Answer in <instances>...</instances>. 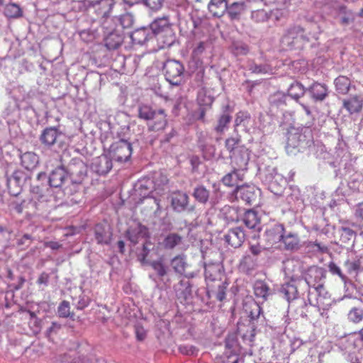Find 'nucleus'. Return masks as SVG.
Wrapping results in <instances>:
<instances>
[{
    "instance_id": "22",
    "label": "nucleus",
    "mask_w": 363,
    "mask_h": 363,
    "mask_svg": "<svg viewBox=\"0 0 363 363\" xmlns=\"http://www.w3.org/2000/svg\"><path fill=\"white\" fill-rule=\"evenodd\" d=\"M21 164L28 171L35 169L39 164V157L33 152H26L20 157Z\"/></svg>"
},
{
    "instance_id": "4",
    "label": "nucleus",
    "mask_w": 363,
    "mask_h": 363,
    "mask_svg": "<svg viewBox=\"0 0 363 363\" xmlns=\"http://www.w3.org/2000/svg\"><path fill=\"white\" fill-rule=\"evenodd\" d=\"M304 39V29L299 26H293L284 31L281 43L286 48L293 49L299 47Z\"/></svg>"
},
{
    "instance_id": "42",
    "label": "nucleus",
    "mask_w": 363,
    "mask_h": 363,
    "mask_svg": "<svg viewBox=\"0 0 363 363\" xmlns=\"http://www.w3.org/2000/svg\"><path fill=\"white\" fill-rule=\"evenodd\" d=\"M155 110H153L152 107L143 105L139 108L138 116L140 118L145 121H150L154 116Z\"/></svg>"
},
{
    "instance_id": "60",
    "label": "nucleus",
    "mask_w": 363,
    "mask_h": 363,
    "mask_svg": "<svg viewBox=\"0 0 363 363\" xmlns=\"http://www.w3.org/2000/svg\"><path fill=\"white\" fill-rule=\"evenodd\" d=\"M354 216L356 218L363 220V201L355 206Z\"/></svg>"
},
{
    "instance_id": "38",
    "label": "nucleus",
    "mask_w": 363,
    "mask_h": 363,
    "mask_svg": "<svg viewBox=\"0 0 363 363\" xmlns=\"http://www.w3.org/2000/svg\"><path fill=\"white\" fill-rule=\"evenodd\" d=\"M362 257L360 256H357L352 260L348 259L345 261V266L346 267L349 274L357 273L360 270L362 266Z\"/></svg>"
},
{
    "instance_id": "58",
    "label": "nucleus",
    "mask_w": 363,
    "mask_h": 363,
    "mask_svg": "<svg viewBox=\"0 0 363 363\" xmlns=\"http://www.w3.org/2000/svg\"><path fill=\"white\" fill-rule=\"evenodd\" d=\"M328 268H329L330 272L333 274H337L340 277H343V275L342 274V272H341L340 267L335 262H330L328 264Z\"/></svg>"
},
{
    "instance_id": "25",
    "label": "nucleus",
    "mask_w": 363,
    "mask_h": 363,
    "mask_svg": "<svg viewBox=\"0 0 363 363\" xmlns=\"http://www.w3.org/2000/svg\"><path fill=\"white\" fill-rule=\"evenodd\" d=\"M306 90L301 82H294L289 86L287 94L291 99L297 101L304 96Z\"/></svg>"
},
{
    "instance_id": "57",
    "label": "nucleus",
    "mask_w": 363,
    "mask_h": 363,
    "mask_svg": "<svg viewBox=\"0 0 363 363\" xmlns=\"http://www.w3.org/2000/svg\"><path fill=\"white\" fill-rule=\"evenodd\" d=\"M179 350L183 354L191 355L194 354L196 348L193 346L181 345L179 347Z\"/></svg>"
},
{
    "instance_id": "5",
    "label": "nucleus",
    "mask_w": 363,
    "mask_h": 363,
    "mask_svg": "<svg viewBox=\"0 0 363 363\" xmlns=\"http://www.w3.org/2000/svg\"><path fill=\"white\" fill-rule=\"evenodd\" d=\"M63 137L62 132L57 127L50 126L45 128L41 133L39 139L43 145L51 147L55 145L62 146Z\"/></svg>"
},
{
    "instance_id": "45",
    "label": "nucleus",
    "mask_w": 363,
    "mask_h": 363,
    "mask_svg": "<svg viewBox=\"0 0 363 363\" xmlns=\"http://www.w3.org/2000/svg\"><path fill=\"white\" fill-rule=\"evenodd\" d=\"M58 315L61 318L72 317L74 313H70V305L67 301H63L60 303L57 308Z\"/></svg>"
},
{
    "instance_id": "3",
    "label": "nucleus",
    "mask_w": 363,
    "mask_h": 363,
    "mask_svg": "<svg viewBox=\"0 0 363 363\" xmlns=\"http://www.w3.org/2000/svg\"><path fill=\"white\" fill-rule=\"evenodd\" d=\"M163 70L167 81L170 84L178 86L183 82L184 67L179 61L167 60L164 65Z\"/></svg>"
},
{
    "instance_id": "43",
    "label": "nucleus",
    "mask_w": 363,
    "mask_h": 363,
    "mask_svg": "<svg viewBox=\"0 0 363 363\" xmlns=\"http://www.w3.org/2000/svg\"><path fill=\"white\" fill-rule=\"evenodd\" d=\"M230 121L231 116L229 114H223L218 119V125L215 128V130L219 133H223L225 128L230 123Z\"/></svg>"
},
{
    "instance_id": "53",
    "label": "nucleus",
    "mask_w": 363,
    "mask_h": 363,
    "mask_svg": "<svg viewBox=\"0 0 363 363\" xmlns=\"http://www.w3.org/2000/svg\"><path fill=\"white\" fill-rule=\"evenodd\" d=\"M249 328V333H243L242 338L244 340H249L250 342H253L256 335V328L254 325H250Z\"/></svg>"
},
{
    "instance_id": "15",
    "label": "nucleus",
    "mask_w": 363,
    "mask_h": 363,
    "mask_svg": "<svg viewBox=\"0 0 363 363\" xmlns=\"http://www.w3.org/2000/svg\"><path fill=\"white\" fill-rule=\"evenodd\" d=\"M150 28L155 35L161 34L163 32H172L169 16L156 18L150 24Z\"/></svg>"
},
{
    "instance_id": "48",
    "label": "nucleus",
    "mask_w": 363,
    "mask_h": 363,
    "mask_svg": "<svg viewBox=\"0 0 363 363\" xmlns=\"http://www.w3.org/2000/svg\"><path fill=\"white\" fill-rule=\"evenodd\" d=\"M340 12L344 13L345 16H343L341 18V23L342 25H347L351 22H353L354 20L353 12L352 11L347 10L345 6H341L339 8Z\"/></svg>"
},
{
    "instance_id": "46",
    "label": "nucleus",
    "mask_w": 363,
    "mask_h": 363,
    "mask_svg": "<svg viewBox=\"0 0 363 363\" xmlns=\"http://www.w3.org/2000/svg\"><path fill=\"white\" fill-rule=\"evenodd\" d=\"M340 232V240L344 243H348L356 235L355 232L350 228L342 227Z\"/></svg>"
},
{
    "instance_id": "54",
    "label": "nucleus",
    "mask_w": 363,
    "mask_h": 363,
    "mask_svg": "<svg viewBox=\"0 0 363 363\" xmlns=\"http://www.w3.org/2000/svg\"><path fill=\"white\" fill-rule=\"evenodd\" d=\"M49 279H50V274L48 273L45 272H43L39 275V277H38V278L37 279L36 283L38 285L48 286V282H49Z\"/></svg>"
},
{
    "instance_id": "37",
    "label": "nucleus",
    "mask_w": 363,
    "mask_h": 363,
    "mask_svg": "<svg viewBox=\"0 0 363 363\" xmlns=\"http://www.w3.org/2000/svg\"><path fill=\"white\" fill-rule=\"evenodd\" d=\"M150 266L160 277H163L167 274L169 269L162 258L151 262Z\"/></svg>"
},
{
    "instance_id": "49",
    "label": "nucleus",
    "mask_w": 363,
    "mask_h": 363,
    "mask_svg": "<svg viewBox=\"0 0 363 363\" xmlns=\"http://www.w3.org/2000/svg\"><path fill=\"white\" fill-rule=\"evenodd\" d=\"M213 99L207 96L204 91H201L197 96V102L201 107H211Z\"/></svg>"
},
{
    "instance_id": "44",
    "label": "nucleus",
    "mask_w": 363,
    "mask_h": 363,
    "mask_svg": "<svg viewBox=\"0 0 363 363\" xmlns=\"http://www.w3.org/2000/svg\"><path fill=\"white\" fill-rule=\"evenodd\" d=\"M347 317L351 322L359 323L363 318V311L361 308L354 307L349 311Z\"/></svg>"
},
{
    "instance_id": "52",
    "label": "nucleus",
    "mask_w": 363,
    "mask_h": 363,
    "mask_svg": "<svg viewBox=\"0 0 363 363\" xmlns=\"http://www.w3.org/2000/svg\"><path fill=\"white\" fill-rule=\"evenodd\" d=\"M152 243L150 241H146L143 245V252L139 255V260L141 263H145L146 262L147 257L150 252V249L148 247L149 245H151Z\"/></svg>"
},
{
    "instance_id": "26",
    "label": "nucleus",
    "mask_w": 363,
    "mask_h": 363,
    "mask_svg": "<svg viewBox=\"0 0 363 363\" xmlns=\"http://www.w3.org/2000/svg\"><path fill=\"white\" fill-rule=\"evenodd\" d=\"M253 289L255 296L263 300H266L269 295V287L264 281H256L254 284Z\"/></svg>"
},
{
    "instance_id": "34",
    "label": "nucleus",
    "mask_w": 363,
    "mask_h": 363,
    "mask_svg": "<svg viewBox=\"0 0 363 363\" xmlns=\"http://www.w3.org/2000/svg\"><path fill=\"white\" fill-rule=\"evenodd\" d=\"M281 292L289 301L294 300L298 296L297 287L291 283H286L283 284L281 289Z\"/></svg>"
},
{
    "instance_id": "1",
    "label": "nucleus",
    "mask_w": 363,
    "mask_h": 363,
    "mask_svg": "<svg viewBox=\"0 0 363 363\" xmlns=\"http://www.w3.org/2000/svg\"><path fill=\"white\" fill-rule=\"evenodd\" d=\"M132 152V145L123 139L113 143L107 150L109 157L120 163L128 161Z\"/></svg>"
},
{
    "instance_id": "50",
    "label": "nucleus",
    "mask_w": 363,
    "mask_h": 363,
    "mask_svg": "<svg viewBox=\"0 0 363 363\" xmlns=\"http://www.w3.org/2000/svg\"><path fill=\"white\" fill-rule=\"evenodd\" d=\"M249 69L255 74H268L272 72V69L267 65H256L252 64L250 65Z\"/></svg>"
},
{
    "instance_id": "32",
    "label": "nucleus",
    "mask_w": 363,
    "mask_h": 363,
    "mask_svg": "<svg viewBox=\"0 0 363 363\" xmlns=\"http://www.w3.org/2000/svg\"><path fill=\"white\" fill-rule=\"evenodd\" d=\"M149 30L145 28L138 29L132 33L130 38L135 44L142 45L149 40Z\"/></svg>"
},
{
    "instance_id": "39",
    "label": "nucleus",
    "mask_w": 363,
    "mask_h": 363,
    "mask_svg": "<svg viewBox=\"0 0 363 363\" xmlns=\"http://www.w3.org/2000/svg\"><path fill=\"white\" fill-rule=\"evenodd\" d=\"M241 143L240 136L229 137L225 141V147L226 150L232 155L234 152H236L240 147Z\"/></svg>"
},
{
    "instance_id": "17",
    "label": "nucleus",
    "mask_w": 363,
    "mask_h": 363,
    "mask_svg": "<svg viewBox=\"0 0 363 363\" xmlns=\"http://www.w3.org/2000/svg\"><path fill=\"white\" fill-rule=\"evenodd\" d=\"M67 173L64 168L55 169L49 177V184L52 187H60L67 182Z\"/></svg>"
},
{
    "instance_id": "55",
    "label": "nucleus",
    "mask_w": 363,
    "mask_h": 363,
    "mask_svg": "<svg viewBox=\"0 0 363 363\" xmlns=\"http://www.w3.org/2000/svg\"><path fill=\"white\" fill-rule=\"evenodd\" d=\"M32 237L28 234H24L21 238L17 240V245L18 247L26 245L28 246L31 243Z\"/></svg>"
},
{
    "instance_id": "40",
    "label": "nucleus",
    "mask_w": 363,
    "mask_h": 363,
    "mask_svg": "<svg viewBox=\"0 0 363 363\" xmlns=\"http://www.w3.org/2000/svg\"><path fill=\"white\" fill-rule=\"evenodd\" d=\"M194 197L200 203H205L209 198V191L203 186L195 188L193 193Z\"/></svg>"
},
{
    "instance_id": "19",
    "label": "nucleus",
    "mask_w": 363,
    "mask_h": 363,
    "mask_svg": "<svg viewBox=\"0 0 363 363\" xmlns=\"http://www.w3.org/2000/svg\"><path fill=\"white\" fill-rule=\"evenodd\" d=\"M307 90L315 101H322L328 95L327 86L318 82L312 84Z\"/></svg>"
},
{
    "instance_id": "33",
    "label": "nucleus",
    "mask_w": 363,
    "mask_h": 363,
    "mask_svg": "<svg viewBox=\"0 0 363 363\" xmlns=\"http://www.w3.org/2000/svg\"><path fill=\"white\" fill-rule=\"evenodd\" d=\"M286 96L284 92L277 91L269 97V102L271 106L279 108L286 105Z\"/></svg>"
},
{
    "instance_id": "2",
    "label": "nucleus",
    "mask_w": 363,
    "mask_h": 363,
    "mask_svg": "<svg viewBox=\"0 0 363 363\" xmlns=\"http://www.w3.org/2000/svg\"><path fill=\"white\" fill-rule=\"evenodd\" d=\"M70 184L65 188L67 194H73L78 191L79 186L86 177V167L83 162H78L69 165Z\"/></svg>"
},
{
    "instance_id": "8",
    "label": "nucleus",
    "mask_w": 363,
    "mask_h": 363,
    "mask_svg": "<svg viewBox=\"0 0 363 363\" xmlns=\"http://www.w3.org/2000/svg\"><path fill=\"white\" fill-rule=\"evenodd\" d=\"M245 240V234L240 227L231 228L225 235V240L233 247L237 248L242 245Z\"/></svg>"
},
{
    "instance_id": "14",
    "label": "nucleus",
    "mask_w": 363,
    "mask_h": 363,
    "mask_svg": "<svg viewBox=\"0 0 363 363\" xmlns=\"http://www.w3.org/2000/svg\"><path fill=\"white\" fill-rule=\"evenodd\" d=\"M242 221L250 229H255L257 231L261 230V217L255 211H247L243 215Z\"/></svg>"
},
{
    "instance_id": "47",
    "label": "nucleus",
    "mask_w": 363,
    "mask_h": 363,
    "mask_svg": "<svg viewBox=\"0 0 363 363\" xmlns=\"http://www.w3.org/2000/svg\"><path fill=\"white\" fill-rule=\"evenodd\" d=\"M121 44V40L116 34L111 33L106 40V45L109 49H116Z\"/></svg>"
},
{
    "instance_id": "20",
    "label": "nucleus",
    "mask_w": 363,
    "mask_h": 363,
    "mask_svg": "<svg viewBox=\"0 0 363 363\" xmlns=\"http://www.w3.org/2000/svg\"><path fill=\"white\" fill-rule=\"evenodd\" d=\"M228 5V0H211L208 9L213 16L220 18L226 12Z\"/></svg>"
},
{
    "instance_id": "63",
    "label": "nucleus",
    "mask_w": 363,
    "mask_h": 363,
    "mask_svg": "<svg viewBox=\"0 0 363 363\" xmlns=\"http://www.w3.org/2000/svg\"><path fill=\"white\" fill-rule=\"evenodd\" d=\"M250 250L251 253L254 255H258L261 252V247L259 245H251Z\"/></svg>"
},
{
    "instance_id": "9",
    "label": "nucleus",
    "mask_w": 363,
    "mask_h": 363,
    "mask_svg": "<svg viewBox=\"0 0 363 363\" xmlns=\"http://www.w3.org/2000/svg\"><path fill=\"white\" fill-rule=\"evenodd\" d=\"M147 125L150 130L159 131L164 130L167 125V114L164 110L159 109L156 111Z\"/></svg>"
},
{
    "instance_id": "27",
    "label": "nucleus",
    "mask_w": 363,
    "mask_h": 363,
    "mask_svg": "<svg viewBox=\"0 0 363 363\" xmlns=\"http://www.w3.org/2000/svg\"><path fill=\"white\" fill-rule=\"evenodd\" d=\"M351 80L350 78L340 75L335 79L336 91L341 94H347L350 88Z\"/></svg>"
},
{
    "instance_id": "12",
    "label": "nucleus",
    "mask_w": 363,
    "mask_h": 363,
    "mask_svg": "<svg viewBox=\"0 0 363 363\" xmlns=\"http://www.w3.org/2000/svg\"><path fill=\"white\" fill-rule=\"evenodd\" d=\"M342 106L350 114L359 113L363 108V99L358 95H354L343 99Z\"/></svg>"
},
{
    "instance_id": "30",
    "label": "nucleus",
    "mask_w": 363,
    "mask_h": 363,
    "mask_svg": "<svg viewBox=\"0 0 363 363\" xmlns=\"http://www.w3.org/2000/svg\"><path fill=\"white\" fill-rule=\"evenodd\" d=\"M170 263L174 271L179 274H184L187 266L185 260V256L182 255H179L173 257Z\"/></svg>"
},
{
    "instance_id": "11",
    "label": "nucleus",
    "mask_w": 363,
    "mask_h": 363,
    "mask_svg": "<svg viewBox=\"0 0 363 363\" xmlns=\"http://www.w3.org/2000/svg\"><path fill=\"white\" fill-rule=\"evenodd\" d=\"M189 203V196L182 191H177L172 193L171 205L177 212L184 211Z\"/></svg>"
},
{
    "instance_id": "10",
    "label": "nucleus",
    "mask_w": 363,
    "mask_h": 363,
    "mask_svg": "<svg viewBox=\"0 0 363 363\" xmlns=\"http://www.w3.org/2000/svg\"><path fill=\"white\" fill-rule=\"evenodd\" d=\"M94 235L98 244L109 245L113 233L109 226L99 223L95 225Z\"/></svg>"
},
{
    "instance_id": "61",
    "label": "nucleus",
    "mask_w": 363,
    "mask_h": 363,
    "mask_svg": "<svg viewBox=\"0 0 363 363\" xmlns=\"http://www.w3.org/2000/svg\"><path fill=\"white\" fill-rule=\"evenodd\" d=\"M45 247H49L53 250H58L62 247V245L56 241H48L44 244Z\"/></svg>"
},
{
    "instance_id": "59",
    "label": "nucleus",
    "mask_w": 363,
    "mask_h": 363,
    "mask_svg": "<svg viewBox=\"0 0 363 363\" xmlns=\"http://www.w3.org/2000/svg\"><path fill=\"white\" fill-rule=\"evenodd\" d=\"M226 295V287L223 286H219L216 293V298L222 301L225 298Z\"/></svg>"
},
{
    "instance_id": "56",
    "label": "nucleus",
    "mask_w": 363,
    "mask_h": 363,
    "mask_svg": "<svg viewBox=\"0 0 363 363\" xmlns=\"http://www.w3.org/2000/svg\"><path fill=\"white\" fill-rule=\"evenodd\" d=\"M136 338L139 341H143L146 337V331L143 327L137 325L135 328Z\"/></svg>"
},
{
    "instance_id": "62",
    "label": "nucleus",
    "mask_w": 363,
    "mask_h": 363,
    "mask_svg": "<svg viewBox=\"0 0 363 363\" xmlns=\"http://www.w3.org/2000/svg\"><path fill=\"white\" fill-rule=\"evenodd\" d=\"M205 43L204 42H200L197 46L194 48V52L196 55H200L205 50Z\"/></svg>"
},
{
    "instance_id": "41",
    "label": "nucleus",
    "mask_w": 363,
    "mask_h": 363,
    "mask_svg": "<svg viewBox=\"0 0 363 363\" xmlns=\"http://www.w3.org/2000/svg\"><path fill=\"white\" fill-rule=\"evenodd\" d=\"M31 201L35 203L46 201V196L43 190L38 186H33L30 190Z\"/></svg>"
},
{
    "instance_id": "21",
    "label": "nucleus",
    "mask_w": 363,
    "mask_h": 363,
    "mask_svg": "<svg viewBox=\"0 0 363 363\" xmlns=\"http://www.w3.org/2000/svg\"><path fill=\"white\" fill-rule=\"evenodd\" d=\"M233 194L236 197L239 195L242 200L250 204L255 200L254 187L249 185L238 186L234 189Z\"/></svg>"
},
{
    "instance_id": "16",
    "label": "nucleus",
    "mask_w": 363,
    "mask_h": 363,
    "mask_svg": "<svg viewBox=\"0 0 363 363\" xmlns=\"http://www.w3.org/2000/svg\"><path fill=\"white\" fill-rule=\"evenodd\" d=\"M148 228L141 224L134 228H130L126 231L128 240L133 244H137L140 238L148 237Z\"/></svg>"
},
{
    "instance_id": "28",
    "label": "nucleus",
    "mask_w": 363,
    "mask_h": 363,
    "mask_svg": "<svg viewBox=\"0 0 363 363\" xmlns=\"http://www.w3.org/2000/svg\"><path fill=\"white\" fill-rule=\"evenodd\" d=\"M245 311L252 320H257L261 313V306L255 301H252L245 304Z\"/></svg>"
},
{
    "instance_id": "7",
    "label": "nucleus",
    "mask_w": 363,
    "mask_h": 363,
    "mask_svg": "<svg viewBox=\"0 0 363 363\" xmlns=\"http://www.w3.org/2000/svg\"><path fill=\"white\" fill-rule=\"evenodd\" d=\"M233 168L237 170L247 169L250 160V152L245 146L240 147L236 152L230 155Z\"/></svg>"
},
{
    "instance_id": "29",
    "label": "nucleus",
    "mask_w": 363,
    "mask_h": 363,
    "mask_svg": "<svg viewBox=\"0 0 363 363\" xmlns=\"http://www.w3.org/2000/svg\"><path fill=\"white\" fill-rule=\"evenodd\" d=\"M281 240H283L284 246L287 250L297 249L300 243V239L297 233H289L285 236L283 235Z\"/></svg>"
},
{
    "instance_id": "64",
    "label": "nucleus",
    "mask_w": 363,
    "mask_h": 363,
    "mask_svg": "<svg viewBox=\"0 0 363 363\" xmlns=\"http://www.w3.org/2000/svg\"><path fill=\"white\" fill-rule=\"evenodd\" d=\"M213 267H208L205 269V276L207 279H211L214 280L213 278H212L211 271H213Z\"/></svg>"
},
{
    "instance_id": "24",
    "label": "nucleus",
    "mask_w": 363,
    "mask_h": 363,
    "mask_svg": "<svg viewBox=\"0 0 363 363\" xmlns=\"http://www.w3.org/2000/svg\"><path fill=\"white\" fill-rule=\"evenodd\" d=\"M244 174L239 170L233 169L231 172L226 174L222 178V182L225 186L233 187L238 186L240 182L243 181Z\"/></svg>"
},
{
    "instance_id": "36",
    "label": "nucleus",
    "mask_w": 363,
    "mask_h": 363,
    "mask_svg": "<svg viewBox=\"0 0 363 363\" xmlns=\"http://www.w3.org/2000/svg\"><path fill=\"white\" fill-rule=\"evenodd\" d=\"M15 172L11 177L7 179V187L11 194L16 196L19 194L20 188L18 186V172L16 171Z\"/></svg>"
},
{
    "instance_id": "31",
    "label": "nucleus",
    "mask_w": 363,
    "mask_h": 363,
    "mask_svg": "<svg viewBox=\"0 0 363 363\" xmlns=\"http://www.w3.org/2000/svg\"><path fill=\"white\" fill-rule=\"evenodd\" d=\"M182 242V237L177 233H169L162 241V246L166 250H172Z\"/></svg>"
},
{
    "instance_id": "23",
    "label": "nucleus",
    "mask_w": 363,
    "mask_h": 363,
    "mask_svg": "<svg viewBox=\"0 0 363 363\" xmlns=\"http://www.w3.org/2000/svg\"><path fill=\"white\" fill-rule=\"evenodd\" d=\"M284 228L281 225H274L265 232L267 240L272 245L276 244L283 238Z\"/></svg>"
},
{
    "instance_id": "51",
    "label": "nucleus",
    "mask_w": 363,
    "mask_h": 363,
    "mask_svg": "<svg viewBox=\"0 0 363 363\" xmlns=\"http://www.w3.org/2000/svg\"><path fill=\"white\" fill-rule=\"evenodd\" d=\"M143 1L150 9L158 11L162 7L164 0H143Z\"/></svg>"
},
{
    "instance_id": "35",
    "label": "nucleus",
    "mask_w": 363,
    "mask_h": 363,
    "mask_svg": "<svg viewBox=\"0 0 363 363\" xmlns=\"http://www.w3.org/2000/svg\"><path fill=\"white\" fill-rule=\"evenodd\" d=\"M4 14L8 18H17L23 15V11L19 5L15 3H10L4 8Z\"/></svg>"
},
{
    "instance_id": "18",
    "label": "nucleus",
    "mask_w": 363,
    "mask_h": 363,
    "mask_svg": "<svg viewBox=\"0 0 363 363\" xmlns=\"http://www.w3.org/2000/svg\"><path fill=\"white\" fill-rule=\"evenodd\" d=\"M247 6L244 1H235L228 5L226 12L231 21L240 20V16L247 11Z\"/></svg>"
},
{
    "instance_id": "6",
    "label": "nucleus",
    "mask_w": 363,
    "mask_h": 363,
    "mask_svg": "<svg viewBox=\"0 0 363 363\" xmlns=\"http://www.w3.org/2000/svg\"><path fill=\"white\" fill-rule=\"evenodd\" d=\"M325 278V269L317 266L310 267L304 275V279L308 286L315 289L323 286V281Z\"/></svg>"
},
{
    "instance_id": "13",
    "label": "nucleus",
    "mask_w": 363,
    "mask_h": 363,
    "mask_svg": "<svg viewBox=\"0 0 363 363\" xmlns=\"http://www.w3.org/2000/svg\"><path fill=\"white\" fill-rule=\"evenodd\" d=\"M112 160L108 153L97 157L94 162L96 173L99 174H106L108 173L113 167Z\"/></svg>"
}]
</instances>
